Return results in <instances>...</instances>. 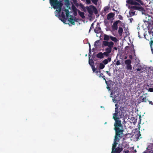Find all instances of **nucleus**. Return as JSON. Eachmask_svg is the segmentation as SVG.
Here are the masks:
<instances>
[{
    "label": "nucleus",
    "instance_id": "f257e3e1",
    "mask_svg": "<svg viewBox=\"0 0 153 153\" xmlns=\"http://www.w3.org/2000/svg\"><path fill=\"white\" fill-rule=\"evenodd\" d=\"M115 109V113L113 114V118L115 121L114 126L116 134L114 143L113 144L111 153H120L122 151V148L119 147H117L115 149V148L118 142L117 137L118 136L120 137V135L122 134L123 131L121 124V121L120 120V118H122V116L120 115V112L117 111L118 108H116Z\"/></svg>",
    "mask_w": 153,
    "mask_h": 153
},
{
    "label": "nucleus",
    "instance_id": "f03ea898",
    "mask_svg": "<svg viewBox=\"0 0 153 153\" xmlns=\"http://www.w3.org/2000/svg\"><path fill=\"white\" fill-rule=\"evenodd\" d=\"M126 3V6L129 8L142 11L144 10L140 6L141 5H143V3L140 0H127Z\"/></svg>",
    "mask_w": 153,
    "mask_h": 153
},
{
    "label": "nucleus",
    "instance_id": "7ed1b4c3",
    "mask_svg": "<svg viewBox=\"0 0 153 153\" xmlns=\"http://www.w3.org/2000/svg\"><path fill=\"white\" fill-rule=\"evenodd\" d=\"M88 11L90 14H92L94 12H95L97 11L96 8L94 6H91L88 7L87 8Z\"/></svg>",
    "mask_w": 153,
    "mask_h": 153
},
{
    "label": "nucleus",
    "instance_id": "20e7f679",
    "mask_svg": "<svg viewBox=\"0 0 153 153\" xmlns=\"http://www.w3.org/2000/svg\"><path fill=\"white\" fill-rule=\"evenodd\" d=\"M103 45L105 46H108V48H112L114 45V43L112 42H108L107 41H103Z\"/></svg>",
    "mask_w": 153,
    "mask_h": 153
},
{
    "label": "nucleus",
    "instance_id": "39448f33",
    "mask_svg": "<svg viewBox=\"0 0 153 153\" xmlns=\"http://www.w3.org/2000/svg\"><path fill=\"white\" fill-rule=\"evenodd\" d=\"M125 64L126 65V68L129 70L131 71L132 69L131 61L130 59L126 60L125 61Z\"/></svg>",
    "mask_w": 153,
    "mask_h": 153
},
{
    "label": "nucleus",
    "instance_id": "423d86ee",
    "mask_svg": "<svg viewBox=\"0 0 153 153\" xmlns=\"http://www.w3.org/2000/svg\"><path fill=\"white\" fill-rule=\"evenodd\" d=\"M119 20H117L115 22L112 26V30L113 31L117 30L118 29L117 25L120 22Z\"/></svg>",
    "mask_w": 153,
    "mask_h": 153
},
{
    "label": "nucleus",
    "instance_id": "0eeeda50",
    "mask_svg": "<svg viewBox=\"0 0 153 153\" xmlns=\"http://www.w3.org/2000/svg\"><path fill=\"white\" fill-rule=\"evenodd\" d=\"M105 51L104 52V55L106 56H108L111 52L112 48H107L105 49Z\"/></svg>",
    "mask_w": 153,
    "mask_h": 153
},
{
    "label": "nucleus",
    "instance_id": "6e6552de",
    "mask_svg": "<svg viewBox=\"0 0 153 153\" xmlns=\"http://www.w3.org/2000/svg\"><path fill=\"white\" fill-rule=\"evenodd\" d=\"M125 48L126 50H128V51L129 52L130 51L131 52H132L134 54L135 51L134 49L133 45H132L130 46H127Z\"/></svg>",
    "mask_w": 153,
    "mask_h": 153
},
{
    "label": "nucleus",
    "instance_id": "1a4fd4ad",
    "mask_svg": "<svg viewBox=\"0 0 153 153\" xmlns=\"http://www.w3.org/2000/svg\"><path fill=\"white\" fill-rule=\"evenodd\" d=\"M135 14V12L132 9H131L129 11V14L127 15V16L128 17H131L134 16Z\"/></svg>",
    "mask_w": 153,
    "mask_h": 153
},
{
    "label": "nucleus",
    "instance_id": "9d476101",
    "mask_svg": "<svg viewBox=\"0 0 153 153\" xmlns=\"http://www.w3.org/2000/svg\"><path fill=\"white\" fill-rule=\"evenodd\" d=\"M94 31L96 33H99L101 32V29L99 25H97L94 29Z\"/></svg>",
    "mask_w": 153,
    "mask_h": 153
},
{
    "label": "nucleus",
    "instance_id": "9b49d317",
    "mask_svg": "<svg viewBox=\"0 0 153 153\" xmlns=\"http://www.w3.org/2000/svg\"><path fill=\"white\" fill-rule=\"evenodd\" d=\"M104 53H102L101 52L98 53L97 55V56L98 58L100 59H102L104 57Z\"/></svg>",
    "mask_w": 153,
    "mask_h": 153
},
{
    "label": "nucleus",
    "instance_id": "f8f14e48",
    "mask_svg": "<svg viewBox=\"0 0 153 153\" xmlns=\"http://www.w3.org/2000/svg\"><path fill=\"white\" fill-rule=\"evenodd\" d=\"M111 60V58H108V59H105L103 61V62L105 65H106L108 63V62H110Z\"/></svg>",
    "mask_w": 153,
    "mask_h": 153
},
{
    "label": "nucleus",
    "instance_id": "ddd939ff",
    "mask_svg": "<svg viewBox=\"0 0 153 153\" xmlns=\"http://www.w3.org/2000/svg\"><path fill=\"white\" fill-rule=\"evenodd\" d=\"M114 16V14L112 13H109L108 15L107 19L108 20L112 18Z\"/></svg>",
    "mask_w": 153,
    "mask_h": 153
},
{
    "label": "nucleus",
    "instance_id": "4468645a",
    "mask_svg": "<svg viewBox=\"0 0 153 153\" xmlns=\"http://www.w3.org/2000/svg\"><path fill=\"white\" fill-rule=\"evenodd\" d=\"M110 38V36H109L107 35H104V40H106L108 41L109 40Z\"/></svg>",
    "mask_w": 153,
    "mask_h": 153
},
{
    "label": "nucleus",
    "instance_id": "2eb2a0df",
    "mask_svg": "<svg viewBox=\"0 0 153 153\" xmlns=\"http://www.w3.org/2000/svg\"><path fill=\"white\" fill-rule=\"evenodd\" d=\"M105 82L106 83L107 86V88L108 90H110V87H109V84H111V81H109L108 82H107L105 80Z\"/></svg>",
    "mask_w": 153,
    "mask_h": 153
},
{
    "label": "nucleus",
    "instance_id": "dca6fc26",
    "mask_svg": "<svg viewBox=\"0 0 153 153\" xmlns=\"http://www.w3.org/2000/svg\"><path fill=\"white\" fill-rule=\"evenodd\" d=\"M78 13L82 18H85L84 13L83 12L79 11L78 12Z\"/></svg>",
    "mask_w": 153,
    "mask_h": 153
},
{
    "label": "nucleus",
    "instance_id": "f3484780",
    "mask_svg": "<svg viewBox=\"0 0 153 153\" xmlns=\"http://www.w3.org/2000/svg\"><path fill=\"white\" fill-rule=\"evenodd\" d=\"M110 38L114 42H117L118 41L116 37L111 36H110Z\"/></svg>",
    "mask_w": 153,
    "mask_h": 153
},
{
    "label": "nucleus",
    "instance_id": "a211bd4d",
    "mask_svg": "<svg viewBox=\"0 0 153 153\" xmlns=\"http://www.w3.org/2000/svg\"><path fill=\"white\" fill-rule=\"evenodd\" d=\"M123 29L122 27H120L119 28L118 33L120 36H121L122 35V33L123 32Z\"/></svg>",
    "mask_w": 153,
    "mask_h": 153
},
{
    "label": "nucleus",
    "instance_id": "6ab92c4d",
    "mask_svg": "<svg viewBox=\"0 0 153 153\" xmlns=\"http://www.w3.org/2000/svg\"><path fill=\"white\" fill-rule=\"evenodd\" d=\"M96 74L99 77L102 76V74L101 73L100 71H97L96 72Z\"/></svg>",
    "mask_w": 153,
    "mask_h": 153
},
{
    "label": "nucleus",
    "instance_id": "aec40b11",
    "mask_svg": "<svg viewBox=\"0 0 153 153\" xmlns=\"http://www.w3.org/2000/svg\"><path fill=\"white\" fill-rule=\"evenodd\" d=\"M136 70L137 71H141V72H142L143 69L142 67L141 66H140V67L139 66V68H138L136 69Z\"/></svg>",
    "mask_w": 153,
    "mask_h": 153
},
{
    "label": "nucleus",
    "instance_id": "412c9836",
    "mask_svg": "<svg viewBox=\"0 0 153 153\" xmlns=\"http://www.w3.org/2000/svg\"><path fill=\"white\" fill-rule=\"evenodd\" d=\"M104 67L105 65L103 64L102 63H101L100 64L99 67L100 69H102L103 68H104Z\"/></svg>",
    "mask_w": 153,
    "mask_h": 153
},
{
    "label": "nucleus",
    "instance_id": "4be33fe9",
    "mask_svg": "<svg viewBox=\"0 0 153 153\" xmlns=\"http://www.w3.org/2000/svg\"><path fill=\"white\" fill-rule=\"evenodd\" d=\"M99 45V41H96L94 44V45L96 47L98 46Z\"/></svg>",
    "mask_w": 153,
    "mask_h": 153
},
{
    "label": "nucleus",
    "instance_id": "5701e85b",
    "mask_svg": "<svg viewBox=\"0 0 153 153\" xmlns=\"http://www.w3.org/2000/svg\"><path fill=\"white\" fill-rule=\"evenodd\" d=\"M109 7L108 6H106L104 8V10L105 12H108V10L109 9Z\"/></svg>",
    "mask_w": 153,
    "mask_h": 153
},
{
    "label": "nucleus",
    "instance_id": "b1692460",
    "mask_svg": "<svg viewBox=\"0 0 153 153\" xmlns=\"http://www.w3.org/2000/svg\"><path fill=\"white\" fill-rule=\"evenodd\" d=\"M141 101L143 102H146L147 101L146 97H143L141 99Z\"/></svg>",
    "mask_w": 153,
    "mask_h": 153
},
{
    "label": "nucleus",
    "instance_id": "393cba45",
    "mask_svg": "<svg viewBox=\"0 0 153 153\" xmlns=\"http://www.w3.org/2000/svg\"><path fill=\"white\" fill-rule=\"evenodd\" d=\"M92 1L93 3L95 4H97V2L98 1V0H91Z\"/></svg>",
    "mask_w": 153,
    "mask_h": 153
},
{
    "label": "nucleus",
    "instance_id": "a878e982",
    "mask_svg": "<svg viewBox=\"0 0 153 153\" xmlns=\"http://www.w3.org/2000/svg\"><path fill=\"white\" fill-rule=\"evenodd\" d=\"M89 63L91 66L92 65H93V62L92 60L89 59Z\"/></svg>",
    "mask_w": 153,
    "mask_h": 153
},
{
    "label": "nucleus",
    "instance_id": "bb28decb",
    "mask_svg": "<svg viewBox=\"0 0 153 153\" xmlns=\"http://www.w3.org/2000/svg\"><path fill=\"white\" fill-rule=\"evenodd\" d=\"M91 68H92L93 71L94 72L96 70V69L95 68L94 66L93 65H92Z\"/></svg>",
    "mask_w": 153,
    "mask_h": 153
},
{
    "label": "nucleus",
    "instance_id": "cd10ccee",
    "mask_svg": "<svg viewBox=\"0 0 153 153\" xmlns=\"http://www.w3.org/2000/svg\"><path fill=\"white\" fill-rule=\"evenodd\" d=\"M148 91L150 92H153V88H149V89Z\"/></svg>",
    "mask_w": 153,
    "mask_h": 153
},
{
    "label": "nucleus",
    "instance_id": "c85d7f7f",
    "mask_svg": "<svg viewBox=\"0 0 153 153\" xmlns=\"http://www.w3.org/2000/svg\"><path fill=\"white\" fill-rule=\"evenodd\" d=\"M120 62L119 61H117V62H116V64L117 65H120Z\"/></svg>",
    "mask_w": 153,
    "mask_h": 153
},
{
    "label": "nucleus",
    "instance_id": "c756f323",
    "mask_svg": "<svg viewBox=\"0 0 153 153\" xmlns=\"http://www.w3.org/2000/svg\"><path fill=\"white\" fill-rule=\"evenodd\" d=\"M150 46L151 48V50L152 52V53H153V49L152 48V44L150 45Z\"/></svg>",
    "mask_w": 153,
    "mask_h": 153
},
{
    "label": "nucleus",
    "instance_id": "7c9ffc66",
    "mask_svg": "<svg viewBox=\"0 0 153 153\" xmlns=\"http://www.w3.org/2000/svg\"><path fill=\"white\" fill-rule=\"evenodd\" d=\"M116 100H115V98H114L113 99V102H116Z\"/></svg>",
    "mask_w": 153,
    "mask_h": 153
},
{
    "label": "nucleus",
    "instance_id": "2f4dec72",
    "mask_svg": "<svg viewBox=\"0 0 153 153\" xmlns=\"http://www.w3.org/2000/svg\"><path fill=\"white\" fill-rule=\"evenodd\" d=\"M86 1L89 4L90 3V0H86Z\"/></svg>",
    "mask_w": 153,
    "mask_h": 153
},
{
    "label": "nucleus",
    "instance_id": "473e14b6",
    "mask_svg": "<svg viewBox=\"0 0 153 153\" xmlns=\"http://www.w3.org/2000/svg\"><path fill=\"white\" fill-rule=\"evenodd\" d=\"M123 152H124L125 153H128L129 152V151L128 150H126L124 151Z\"/></svg>",
    "mask_w": 153,
    "mask_h": 153
},
{
    "label": "nucleus",
    "instance_id": "72a5a7b5",
    "mask_svg": "<svg viewBox=\"0 0 153 153\" xmlns=\"http://www.w3.org/2000/svg\"><path fill=\"white\" fill-rule=\"evenodd\" d=\"M106 73H107L108 75H109V76H110V73L108 71H106Z\"/></svg>",
    "mask_w": 153,
    "mask_h": 153
},
{
    "label": "nucleus",
    "instance_id": "f704fd0d",
    "mask_svg": "<svg viewBox=\"0 0 153 153\" xmlns=\"http://www.w3.org/2000/svg\"><path fill=\"white\" fill-rule=\"evenodd\" d=\"M149 103L150 104L152 105L153 104V103H152V101H149Z\"/></svg>",
    "mask_w": 153,
    "mask_h": 153
},
{
    "label": "nucleus",
    "instance_id": "c9c22d12",
    "mask_svg": "<svg viewBox=\"0 0 153 153\" xmlns=\"http://www.w3.org/2000/svg\"><path fill=\"white\" fill-rule=\"evenodd\" d=\"M119 19H122V17L121 16H119Z\"/></svg>",
    "mask_w": 153,
    "mask_h": 153
},
{
    "label": "nucleus",
    "instance_id": "e433bc0d",
    "mask_svg": "<svg viewBox=\"0 0 153 153\" xmlns=\"http://www.w3.org/2000/svg\"><path fill=\"white\" fill-rule=\"evenodd\" d=\"M138 37L140 38L141 37H140V35H139V32H138Z\"/></svg>",
    "mask_w": 153,
    "mask_h": 153
},
{
    "label": "nucleus",
    "instance_id": "4c0bfd02",
    "mask_svg": "<svg viewBox=\"0 0 153 153\" xmlns=\"http://www.w3.org/2000/svg\"><path fill=\"white\" fill-rule=\"evenodd\" d=\"M114 50H117V48H116V47H114Z\"/></svg>",
    "mask_w": 153,
    "mask_h": 153
},
{
    "label": "nucleus",
    "instance_id": "58836bf2",
    "mask_svg": "<svg viewBox=\"0 0 153 153\" xmlns=\"http://www.w3.org/2000/svg\"><path fill=\"white\" fill-rule=\"evenodd\" d=\"M130 19V22H132L131 21H132V20H133V19Z\"/></svg>",
    "mask_w": 153,
    "mask_h": 153
},
{
    "label": "nucleus",
    "instance_id": "ea45409f",
    "mask_svg": "<svg viewBox=\"0 0 153 153\" xmlns=\"http://www.w3.org/2000/svg\"><path fill=\"white\" fill-rule=\"evenodd\" d=\"M112 94V93H111V96H110L111 97H112V96H111Z\"/></svg>",
    "mask_w": 153,
    "mask_h": 153
},
{
    "label": "nucleus",
    "instance_id": "a19ab883",
    "mask_svg": "<svg viewBox=\"0 0 153 153\" xmlns=\"http://www.w3.org/2000/svg\"><path fill=\"white\" fill-rule=\"evenodd\" d=\"M89 47H90V44H89Z\"/></svg>",
    "mask_w": 153,
    "mask_h": 153
},
{
    "label": "nucleus",
    "instance_id": "79ce46f5",
    "mask_svg": "<svg viewBox=\"0 0 153 153\" xmlns=\"http://www.w3.org/2000/svg\"><path fill=\"white\" fill-rule=\"evenodd\" d=\"M74 23V22H72L71 23H72V24H73V23Z\"/></svg>",
    "mask_w": 153,
    "mask_h": 153
},
{
    "label": "nucleus",
    "instance_id": "37998d69",
    "mask_svg": "<svg viewBox=\"0 0 153 153\" xmlns=\"http://www.w3.org/2000/svg\"><path fill=\"white\" fill-rule=\"evenodd\" d=\"M93 25V23L92 25H91V26L92 27V26Z\"/></svg>",
    "mask_w": 153,
    "mask_h": 153
},
{
    "label": "nucleus",
    "instance_id": "c03bdc74",
    "mask_svg": "<svg viewBox=\"0 0 153 153\" xmlns=\"http://www.w3.org/2000/svg\"><path fill=\"white\" fill-rule=\"evenodd\" d=\"M115 106L116 107V106H117V104H115Z\"/></svg>",
    "mask_w": 153,
    "mask_h": 153
},
{
    "label": "nucleus",
    "instance_id": "a18cd8bd",
    "mask_svg": "<svg viewBox=\"0 0 153 153\" xmlns=\"http://www.w3.org/2000/svg\"><path fill=\"white\" fill-rule=\"evenodd\" d=\"M106 124V122L105 123V124Z\"/></svg>",
    "mask_w": 153,
    "mask_h": 153
}]
</instances>
